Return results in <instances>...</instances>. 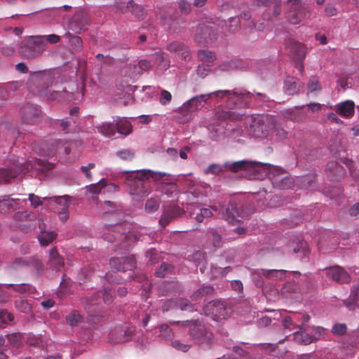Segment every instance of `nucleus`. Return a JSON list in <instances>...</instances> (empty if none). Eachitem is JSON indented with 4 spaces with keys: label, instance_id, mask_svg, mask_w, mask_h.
I'll return each instance as SVG.
<instances>
[{
    "label": "nucleus",
    "instance_id": "obj_1",
    "mask_svg": "<svg viewBox=\"0 0 359 359\" xmlns=\"http://www.w3.org/2000/svg\"><path fill=\"white\" fill-rule=\"evenodd\" d=\"M150 178L154 181H161L163 184L168 186L167 189H164V192L168 196H172L173 193L177 192V185L165 172H154L151 170L133 171L126 177V184L129 188L130 194L137 201L150 193V186L146 182Z\"/></svg>",
    "mask_w": 359,
    "mask_h": 359
},
{
    "label": "nucleus",
    "instance_id": "obj_2",
    "mask_svg": "<svg viewBox=\"0 0 359 359\" xmlns=\"http://www.w3.org/2000/svg\"><path fill=\"white\" fill-rule=\"evenodd\" d=\"M11 161H16L15 157L13 156ZM54 167V164L42 159H35L34 161H29L25 163H13L11 168H0V182L7 183L11 179L16 177L20 173H26L29 168L34 169L42 172H46Z\"/></svg>",
    "mask_w": 359,
    "mask_h": 359
},
{
    "label": "nucleus",
    "instance_id": "obj_3",
    "mask_svg": "<svg viewBox=\"0 0 359 359\" xmlns=\"http://www.w3.org/2000/svg\"><path fill=\"white\" fill-rule=\"evenodd\" d=\"M275 127V118L268 114H259L253 116L250 125V133L257 138L267 137Z\"/></svg>",
    "mask_w": 359,
    "mask_h": 359
},
{
    "label": "nucleus",
    "instance_id": "obj_4",
    "mask_svg": "<svg viewBox=\"0 0 359 359\" xmlns=\"http://www.w3.org/2000/svg\"><path fill=\"white\" fill-rule=\"evenodd\" d=\"M40 35L29 36L21 42L19 53L26 59H34L40 56L46 49Z\"/></svg>",
    "mask_w": 359,
    "mask_h": 359
},
{
    "label": "nucleus",
    "instance_id": "obj_5",
    "mask_svg": "<svg viewBox=\"0 0 359 359\" xmlns=\"http://www.w3.org/2000/svg\"><path fill=\"white\" fill-rule=\"evenodd\" d=\"M189 334L193 340L199 345L209 346L214 342L212 332L199 320L191 323Z\"/></svg>",
    "mask_w": 359,
    "mask_h": 359
},
{
    "label": "nucleus",
    "instance_id": "obj_6",
    "mask_svg": "<svg viewBox=\"0 0 359 359\" xmlns=\"http://www.w3.org/2000/svg\"><path fill=\"white\" fill-rule=\"evenodd\" d=\"M206 316H210L217 321L225 320L229 318L232 309L223 300H213L208 302L203 308Z\"/></svg>",
    "mask_w": 359,
    "mask_h": 359
},
{
    "label": "nucleus",
    "instance_id": "obj_7",
    "mask_svg": "<svg viewBox=\"0 0 359 359\" xmlns=\"http://www.w3.org/2000/svg\"><path fill=\"white\" fill-rule=\"evenodd\" d=\"M218 36L217 27L215 22L208 21L201 22L196 29L195 41L200 44H210L213 43Z\"/></svg>",
    "mask_w": 359,
    "mask_h": 359
},
{
    "label": "nucleus",
    "instance_id": "obj_8",
    "mask_svg": "<svg viewBox=\"0 0 359 359\" xmlns=\"http://www.w3.org/2000/svg\"><path fill=\"white\" fill-rule=\"evenodd\" d=\"M69 142L64 140L55 139L41 144L40 154L42 156L52 157L57 152L62 151L65 154L70 153Z\"/></svg>",
    "mask_w": 359,
    "mask_h": 359
},
{
    "label": "nucleus",
    "instance_id": "obj_9",
    "mask_svg": "<svg viewBox=\"0 0 359 359\" xmlns=\"http://www.w3.org/2000/svg\"><path fill=\"white\" fill-rule=\"evenodd\" d=\"M287 4L290 8L287 11L286 17L291 24L297 25L306 18L308 8L302 4L301 0H287Z\"/></svg>",
    "mask_w": 359,
    "mask_h": 359
},
{
    "label": "nucleus",
    "instance_id": "obj_10",
    "mask_svg": "<svg viewBox=\"0 0 359 359\" xmlns=\"http://www.w3.org/2000/svg\"><path fill=\"white\" fill-rule=\"evenodd\" d=\"M73 84H67V86H57L56 90L50 93L48 89L40 92V96L47 97L50 100H58L62 102H70L74 99L75 90L71 86Z\"/></svg>",
    "mask_w": 359,
    "mask_h": 359
},
{
    "label": "nucleus",
    "instance_id": "obj_11",
    "mask_svg": "<svg viewBox=\"0 0 359 359\" xmlns=\"http://www.w3.org/2000/svg\"><path fill=\"white\" fill-rule=\"evenodd\" d=\"M254 5L263 8V17L268 20H271L281 13L280 0H255Z\"/></svg>",
    "mask_w": 359,
    "mask_h": 359
},
{
    "label": "nucleus",
    "instance_id": "obj_12",
    "mask_svg": "<svg viewBox=\"0 0 359 359\" xmlns=\"http://www.w3.org/2000/svg\"><path fill=\"white\" fill-rule=\"evenodd\" d=\"M211 94H201L195 96L187 101L181 107V111H187V115L184 121L191 119L192 112L197 111L199 108L203 107L204 104L210 98Z\"/></svg>",
    "mask_w": 359,
    "mask_h": 359
},
{
    "label": "nucleus",
    "instance_id": "obj_13",
    "mask_svg": "<svg viewBox=\"0 0 359 359\" xmlns=\"http://www.w3.org/2000/svg\"><path fill=\"white\" fill-rule=\"evenodd\" d=\"M49 205L57 212L60 220L66 222L69 218L70 200L68 196H54L49 198Z\"/></svg>",
    "mask_w": 359,
    "mask_h": 359
},
{
    "label": "nucleus",
    "instance_id": "obj_14",
    "mask_svg": "<svg viewBox=\"0 0 359 359\" xmlns=\"http://www.w3.org/2000/svg\"><path fill=\"white\" fill-rule=\"evenodd\" d=\"M20 114L24 123L33 125L40 120L41 111L39 106L28 103L21 107Z\"/></svg>",
    "mask_w": 359,
    "mask_h": 359
},
{
    "label": "nucleus",
    "instance_id": "obj_15",
    "mask_svg": "<svg viewBox=\"0 0 359 359\" xmlns=\"http://www.w3.org/2000/svg\"><path fill=\"white\" fill-rule=\"evenodd\" d=\"M326 277L339 284L348 283L351 281V276L342 267L334 265L326 267L323 271Z\"/></svg>",
    "mask_w": 359,
    "mask_h": 359
},
{
    "label": "nucleus",
    "instance_id": "obj_16",
    "mask_svg": "<svg viewBox=\"0 0 359 359\" xmlns=\"http://www.w3.org/2000/svg\"><path fill=\"white\" fill-rule=\"evenodd\" d=\"M184 214V210L175 205H168L164 207L163 214L159 219V224L165 227L170 222L177 219Z\"/></svg>",
    "mask_w": 359,
    "mask_h": 359
},
{
    "label": "nucleus",
    "instance_id": "obj_17",
    "mask_svg": "<svg viewBox=\"0 0 359 359\" xmlns=\"http://www.w3.org/2000/svg\"><path fill=\"white\" fill-rule=\"evenodd\" d=\"M134 257H113L109 260V265L114 270L126 271L133 270L135 267Z\"/></svg>",
    "mask_w": 359,
    "mask_h": 359
},
{
    "label": "nucleus",
    "instance_id": "obj_18",
    "mask_svg": "<svg viewBox=\"0 0 359 359\" xmlns=\"http://www.w3.org/2000/svg\"><path fill=\"white\" fill-rule=\"evenodd\" d=\"M259 167V164L252 161H238L236 162H225L224 168L226 170L236 173L241 170L255 171Z\"/></svg>",
    "mask_w": 359,
    "mask_h": 359
},
{
    "label": "nucleus",
    "instance_id": "obj_19",
    "mask_svg": "<svg viewBox=\"0 0 359 359\" xmlns=\"http://www.w3.org/2000/svg\"><path fill=\"white\" fill-rule=\"evenodd\" d=\"M134 334V330L128 327H118L109 333L110 340L116 344L123 343L130 339Z\"/></svg>",
    "mask_w": 359,
    "mask_h": 359
},
{
    "label": "nucleus",
    "instance_id": "obj_20",
    "mask_svg": "<svg viewBox=\"0 0 359 359\" xmlns=\"http://www.w3.org/2000/svg\"><path fill=\"white\" fill-rule=\"evenodd\" d=\"M232 94L236 95V98L232 99L231 101H227V107L229 108H245L248 106L249 102L251 97L253 95L249 92H238L236 90H232Z\"/></svg>",
    "mask_w": 359,
    "mask_h": 359
},
{
    "label": "nucleus",
    "instance_id": "obj_21",
    "mask_svg": "<svg viewBox=\"0 0 359 359\" xmlns=\"http://www.w3.org/2000/svg\"><path fill=\"white\" fill-rule=\"evenodd\" d=\"M222 215L224 218L229 223L240 222L241 219L244 217L243 211L241 210L234 202H230L229 203L228 207L225 209Z\"/></svg>",
    "mask_w": 359,
    "mask_h": 359
},
{
    "label": "nucleus",
    "instance_id": "obj_22",
    "mask_svg": "<svg viewBox=\"0 0 359 359\" xmlns=\"http://www.w3.org/2000/svg\"><path fill=\"white\" fill-rule=\"evenodd\" d=\"M167 49L170 53L177 54L184 60H188L190 58V50L182 42L172 41L168 45Z\"/></svg>",
    "mask_w": 359,
    "mask_h": 359
},
{
    "label": "nucleus",
    "instance_id": "obj_23",
    "mask_svg": "<svg viewBox=\"0 0 359 359\" xmlns=\"http://www.w3.org/2000/svg\"><path fill=\"white\" fill-rule=\"evenodd\" d=\"M172 306H176L182 311H192L194 310V305L187 299H179L176 301L169 300L162 306V310L165 312Z\"/></svg>",
    "mask_w": 359,
    "mask_h": 359
},
{
    "label": "nucleus",
    "instance_id": "obj_24",
    "mask_svg": "<svg viewBox=\"0 0 359 359\" xmlns=\"http://www.w3.org/2000/svg\"><path fill=\"white\" fill-rule=\"evenodd\" d=\"M271 182L273 187L285 189L292 187L293 182L292 178L286 175L285 173H277L273 175Z\"/></svg>",
    "mask_w": 359,
    "mask_h": 359
},
{
    "label": "nucleus",
    "instance_id": "obj_25",
    "mask_svg": "<svg viewBox=\"0 0 359 359\" xmlns=\"http://www.w3.org/2000/svg\"><path fill=\"white\" fill-rule=\"evenodd\" d=\"M48 263L50 266L56 271H60L64 266V258L59 255L56 248H53L49 251Z\"/></svg>",
    "mask_w": 359,
    "mask_h": 359
},
{
    "label": "nucleus",
    "instance_id": "obj_26",
    "mask_svg": "<svg viewBox=\"0 0 359 359\" xmlns=\"http://www.w3.org/2000/svg\"><path fill=\"white\" fill-rule=\"evenodd\" d=\"M286 46L289 51L294 54L299 60H302L305 57L306 48L304 44L295 41L289 40L286 43Z\"/></svg>",
    "mask_w": 359,
    "mask_h": 359
},
{
    "label": "nucleus",
    "instance_id": "obj_27",
    "mask_svg": "<svg viewBox=\"0 0 359 359\" xmlns=\"http://www.w3.org/2000/svg\"><path fill=\"white\" fill-rule=\"evenodd\" d=\"M354 102L353 101L347 100L341 102L337 105V112L346 118H350L354 114Z\"/></svg>",
    "mask_w": 359,
    "mask_h": 359
},
{
    "label": "nucleus",
    "instance_id": "obj_28",
    "mask_svg": "<svg viewBox=\"0 0 359 359\" xmlns=\"http://www.w3.org/2000/svg\"><path fill=\"white\" fill-rule=\"evenodd\" d=\"M262 275L269 280H282L287 276L288 271L283 269H261Z\"/></svg>",
    "mask_w": 359,
    "mask_h": 359
},
{
    "label": "nucleus",
    "instance_id": "obj_29",
    "mask_svg": "<svg viewBox=\"0 0 359 359\" xmlns=\"http://www.w3.org/2000/svg\"><path fill=\"white\" fill-rule=\"evenodd\" d=\"M104 189L107 191H116L118 187L114 184H106V182L101 180L99 183L93 184L88 187V190L93 194H99Z\"/></svg>",
    "mask_w": 359,
    "mask_h": 359
},
{
    "label": "nucleus",
    "instance_id": "obj_30",
    "mask_svg": "<svg viewBox=\"0 0 359 359\" xmlns=\"http://www.w3.org/2000/svg\"><path fill=\"white\" fill-rule=\"evenodd\" d=\"M44 224L43 222H39V227L41 229V231L39 235L38 236V239L40 244L42 246H46L53 242L57 236V234L54 231H43L42 228L44 226Z\"/></svg>",
    "mask_w": 359,
    "mask_h": 359
},
{
    "label": "nucleus",
    "instance_id": "obj_31",
    "mask_svg": "<svg viewBox=\"0 0 359 359\" xmlns=\"http://www.w3.org/2000/svg\"><path fill=\"white\" fill-rule=\"evenodd\" d=\"M215 118L219 121H238L241 120L242 116L231 111H225L218 108L215 112Z\"/></svg>",
    "mask_w": 359,
    "mask_h": 359
},
{
    "label": "nucleus",
    "instance_id": "obj_32",
    "mask_svg": "<svg viewBox=\"0 0 359 359\" xmlns=\"http://www.w3.org/2000/svg\"><path fill=\"white\" fill-rule=\"evenodd\" d=\"M116 131L124 135H128L132 133V125L126 118H120L115 124Z\"/></svg>",
    "mask_w": 359,
    "mask_h": 359
},
{
    "label": "nucleus",
    "instance_id": "obj_33",
    "mask_svg": "<svg viewBox=\"0 0 359 359\" xmlns=\"http://www.w3.org/2000/svg\"><path fill=\"white\" fill-rule=\"evenodd\" d=\"M86 24L87 19L86 18L84 13H79L74 15L70 22L69 26L71 29L77 31V29H82Z\"/></svg>",
    "mask_w": 359,
    "mask_h": 359
},
{
    "label": "nucleus",
    "instance_id": "obj_34",
    "mask_svg": "<svg viewBox=\"0 0 359 359\" xmlns=\"http://www.w3.org/2000/svg\"><path fill=\"white\" fill-rule=\"evenodd\" d=\"M215 289L210 285H203L191 295L192 301H198L202 297L213 294Z\"/></svg>",
    "mask_w": 359,
    "mask_h": 359
},
{
    "label": "nucleus",
    "instance_id": "obj_35",
    "mask_svg": "<svg viewBox=\"0 0 359 359\" xmlns=\"http://www.w3.org/2000/svg\"><path fill=\"white\" fill-rule=\"evenodd\" d=\"M18 201L10 198L9 196H5L0 199V212H6L14 208L18 204Z\"/></svg>",
    "mask_w": 359,
    "mask_h": 359
},
{
    "label": "nucleus",
    "instance_id": "obj_36",
    "mask_svg": "<svg viewBox=\"0 0 359 359\" xmlns=\"http://www.w3.org/2000/svg\"><path fill=\"white\" fill-rule=\"evenodd\" d=\"M135 280L138 283H144L142 285V295L147 299L149 297V292L151 288V283H149L147 278L144 274L136 275Z\"/></svg>",
    "mask_w": 359,
    "mask_h": 359
},
{
    "label": "nucleus",
    "instance_id": "obj_37",
    "mask_svg": "<svg viewBox=\"0 0 359 359\" xmlns=\"http://www.w3.org/2000/svg\"><path fill=\"white\" fill-rule=\"evenodd\" d=\"M294 340L299 344L308 345L314 341L313 337L305 332H296L294 333Z\"/></svg>",
    "mask_w": 359,
    "mask_h": 359
},
{
    "label": "nucleus",
    "instance_id": "obj_38",
    "mask_svg": "<svg viewBox=\"0 0 359 359\" xmlns=\"http://www.w3.org/2000/svg\"><path fill=\"white\" fill-rule=\"evenodd\" d=\"M126 8L129 9L133 15L139 18H143L145 15V11L143 7L140 5L135 4L133 0L129 1L127 3Z\"/></svg>",
    "mask_w": 359,
    "mask_h": 359
},
{
    "label": "nucleus",
    "instance_id": "obj_39",
    "mask_svg": "<svg viewBox=\"0 0 359 359\" xmlns=\"http://www.w3.org/2000/svg\"><path fill=\"white\" fill-rule=\"evenodd\" d=\"M209 94H211V96L214 95L217 101H222L226 98V102H227V101H231L232 99L236 98V95L232 94L231 90H216L212 93H210Z\"/></svg>",
    "mask_w": 359,
    "mask_h": 359
},
{
    "label": "nucleus",
    "instance_id": "obj_40",
    "mask_svg": "<svg viewBox=\"0 0 359 359\" xmlns=\"http://www.w3.org/2000/svg\"><path fill=\"white\" fill-rule=\"evenodd\" d=\"M155 61L158 66L163 70H165L170 67L168 56L165 53H156L155 54Z\"/></svg>",
    "mask_w": 359,
    "mask_h": 359
},
{
    "label": "nucleus",
    "instance_id": "obj_41",
    "mask_svg": "<svg viewBox=\"0 0 359 359\" xmlns=\"http://www.w3.org/2000/svg\"><path fill=\"white\" fill-rule=\"evenodd\" d=\"M133 67L135 71L130 76L135 78V76L142 74L143 71L149 70L151 67V64L147 60H141L139 61L137 65H134Z\"/></svg>",
    "mask_w": 359,
    "mask_h": 359
},
{
    "label": "nucleus",
    "instance_id": "obj_42",
    "mask_svg": "<svg viewBox=\"0 0 359 359\" xmlns=\"http://www.w3.org/2000/svg\"><path fill=\"white\" fill-rule=\"evenodd\" d=\"M285 90L289 95H294L299 90V86L294 78L290 77L285 81Z\"/></svg>",
    "mask_w": 359,
    "mask_h": 359
},
{
    "label": "nucleus",
    "instance_id": "obj_43",
    "mask_svg": "<svg viewBox=\"0 0 359 359\" xmlns=\"http://www.w3.org/2000/svg\"><path fill=\"white\" fill-rule=\"evenodd\" d=\"M283 115L287 118L294 121H302L305 118V115L299 111L297 108L287 109L284 112Z\"/></svg>",
    "mask_w": 359,
    "mask_h": 359
},
{
    "label": "nucleus",
    "instance_id": "obj_44",
    "mask_svg": "<svg viewBox=\"0 0 359 359\" xmlns=\"http://www.w3.org/2000/svg\"><path fill=\"white\" fill-rule=\"evenodd\" d=\"M97 130L104 136L111 137L116 133L115 125L114 123H103L96 127Z\"/></svg>",
    "mask_w": 359,
    "mask_h": 359
},
{
    "label": "nucleus",
    "instance_id": "obj_45",
    "mask_svg": "<svg viewBox=\"0 0 359 359\" xmlns=\"http://www.w3.org/2000/svg\"><path fill=\"white\" fill-rule=\"evenodd\" d=\"M83 318L77 311H73L66 316L67 323L72 327H76L82 322Z\"/></svg>",
    "mask_w": 359,
    "mask_h": 359
},
{
    "label": "nucleus",
    "instance_id": "obj_46",
    "mask_svg": "<svg viewBox=\"0 0 359 359\" xmlns=\"http://www.w3.org/2000/svg\"><path fill=\"white\" fill-rule=\"evenodd\" d=\"M191 260L197 262L200 266V271L203 273L206 269V261L205 259L204 253L201 251L195 252L191 255Z\"/></svg>",
    "mask_w": 359,
    "mask_h": 359
},
{
    "label": "nucleus",
    "instance_id": "obj_47",
    "mask_svg": "<svg viewBox=\"0 0 359 359\" xmlns=\"http://www.w3.org/2000/svg\"><path fill=\"white\" fill-rule=\"evenodd\" d=\"M9 344L14 348L20 347L22 344V335L21 333H12L6 335Z\"/></svg>",
    "mask_w": 359,
    "mask_h": 359
},
{
    "label": "nucleus",
    "instance_id": "obj_48",
    "mask_svg": "<svg viewBox=\"0 0 359 359\" xmlns=\"http://www.w3.org/2000/svg\"><path fill=\"white\" fill-rule=\"evenodd\" d=\"M28 269H32L33 271L39 273L43 269V265L40 259L36 257L29 258Z\"/></svg>",
    "mask_w": 359,
    "mask_h": 359
},
{
    "label": "nucleus",
    "instance_id": "obj_49",
    "mask_svg": "<svg viewBox=\"0 0 359 359\" xmlns=\"http://www.w3.org/2000/svg\"><path fill=\"white\" fill-rule=\"evenodd\" d=\"M198 57L201 61L207 62H212L216 59L215 53L208 50H198Z\"/></svg>",
    "mask_w": 359,
    "mask_h": 359
},
{
    "label": "nucleus",
    "instance_id": "obj_50",
    "mask_svg": "<svg viewBox=\"0 0 359 359\" xmlns=\"http://www.w3.org/2000/svg\"><path fill=\"white\" fill-rule=\"evenodd\" d=\"M293 252L299 254L298 257L303 258L307 256L309 253V249L307 247V244L304 241H301L297 247L293 248Z\"/></svg>",
    "mask_w": 359,
    "mask_h": 359
},
{
    "label": "nucleus",
    "instance_id": "obj_51",
    "mask_svg": "<svg viewBox=\"0 0 359 359\" xmlns=\"http://www.w3.org/2000/svg\"><path fill=\"white\" fill-rule=\"evenodd\" d=\"M29 258L18 257L16 258L11 264V268L15 270L22 269H28Z\"/></svg>",
    "mask_w": 359,
    "mask_h": 359
},
{
    "label": "nucleus",
    "instance_id": "obj_52",
    "mask_svg": "<svg viewBox=\"0 0 359 359\" xmlns=\"http://www.w3.org/2000/svg\"><path fill=\"white\" fill-rule=\"evenodd\" d=\"M116 156L123 161H130L135 157V152L128 149H122L116 151Z\"/></svg>",
    "mask_w": 359,
    "mask_h": 359
},
{
    "label": "nucleus",
    "instance_id": "obj_53",
    "mask_svg": "<svg viewBox=\"0 0 359 359\" xmlns=\"http://www.w3.org/2000/svg\"><path fill=\"white\" fill-rule=\"evenodd\" d=\"M225 170H226L224 168V164L223 165H222L217 164V163H212V164H210L205 170L204 172L206 175H208V174L217 175L220 172H224Z\"/></svg>",
    "mask_w": 359,
    "mask_h": 359
},
{
    "label": "nucleus",
    "instance_id": "obj_54",
    "mask_svg": "<svg viewBox=\"0 0 359 359\" xmlns=\"http://www.w3.org/2000/svg\"><path fill=\"white\" fill-rule=\"evenodd\" d=\"M173 270V266L167 263H162L160 268L156 271L155 274L158 277L163 278Z\"/></svg>",
    "mask_w": 359,
    "mask_h": 359
},
{
    "label": "nucleus",
    "instance_id": "obj_55",
    "mask_svg": "<svg viewBox=\"0 0 359 359\" xmlns=\"http://www.w3.org/2000/svg\"><path fill=\"white\" fill-rule=\"evenodd\" d=\"M159 200L156 198L148 199L145 204V210L147 212H153L158 210L159 207Z\"/></svg>",
    "mask_w": 359,
    "mask_h": 359
},
{
    "label": "nucleus",
    "instance_id": "obj_56",
    "mask_svg": "<svg viewBox=\"0 0 359 359\" xmlns=\"http://www.w3.org/2000/svg\"><path fill=\"white\" fill-rule=\"evenodd\" d=\"M322 89L321 85L316 76H311L308 83L309 92L312 93L314 91H320Z\"/></svg>",
    "mask_w": 359,
    "mask_h": 359
},
{
    "label": "nucleus",
    "instance_id": "obj_57",
    "mask_svg": "<svg viewBox=\"0 0 359 359\" xmlns=\"http://www.w3.org/2000/svg\"><path fill=\"white\" fill-rule=\"evenodd\" d=\"M14 319V316L12 313H8L6 311H0V326L4 327L8 323L12 322Z\"/></svg>",
    "mask_w": 359,
    "mask_h": 359
},
{
    "label": "nucleus",
    "instance_id": "obj_58",
    "mask_svg": "<svg viewBox=\"0 0 359 359\" xmlns=\"http://www.w3.org/2000/svg\"><path fill=\"white\" fill-rule=\"evenodd\" d=\"M15 307L20 311L28 313L31 311L32 306L27 300L20 299L15 301Z\"/></svg>",
    "mask_w": 359,
    "mask_h": 359
},
{
    "label": "nucleus",
    "instance_id": "obj_59",
    "mask_svg": "<svg viewBox=\"0 0 359 359\" xmlns=\"http://www.w3.org/2000/svg\"><path fill=\"white\" fill-rule=\"evenodd\" d=\"M239 22L238 17L230 18L228 23H226V30L230 33L234 32L238 27Z\"/></svg>",
    "mask_w": 359,
    "mask_h": 359
},
{
    "label": "nucleus",
    "instance_id": "obj_60",
    "mask_svg": "<svg viewBox=\"0 0 359 359\" xmlns=\"http://www.w3.org/2000/svg\"><path fill=\"white\" fill-rule=\"evenodd\" d=\"M40 36H41V38L43 39L42 41H43V42H44L46 48H47L48 43H49L50 44H55L60 41V36L57 34H48V35H40Z\"/></svg>",
    "mask_w": 359,
    "mask_h": 359
},
{
    "label": "nucleus",
    "instance_id": "obj_61",
    "mask_svg": "<svg viewBox=\"0 0 359 359\" xmlns=\"http://www.w3.org/2000/svg\"><path fill=\"white\" fill-rule=\"evenodd\" d=\"M347 331V327L345 323H336L332 326V332L334 335H344Z\"/></svg>",
    "mask_w": 359,
    "mask_h": 359
},
{
    "label": "nucleus",
    "instance_id": "obj_62",
    "mask_svg": "<svg viewBox=\"0 0 359 359\" xmlns=\"http://www.w3.org/2000/svg\"><path fill=\"white\" fill-rule=\"evenodd\" d=\"M172 97V95L169 91L166 90H162L161 91L159 102L162 105H166L171 102Z\"/></svg>",
    "mask_w": 359,
    "mask_h": 359
},
{
    "label": "nucleus",
    "instance_id": "obj_63",
    "mask_svg": "<svg viewBox=\"0 0 359 359\" xmlns=\"http://www.w3.org/2000/svg\"><path fill=\"white\" fill-rule=\"evenodd\" d=\"M114 290L106 287L103 294V302L106 304L112 303L114 297Z\"/></svg>",
    "mask_w": 359,
    "mask_h": 359
},
{
    "label": "nucleus",
    "instance_id": "obj_64",
    "mask_svg": "<svg viewBox=\"0 0 359 359\" xmlns=\"http://www.w3.org/2000/svg\"><path fill=\"white\" fill-rule=\"evenodd\" d=\"M159 330L161 332L160 335L162 337H163L165 339H168L172 338V330L168 325H166V324L161 325L159 327Z\"/></svg>",
    "mask_w": 359,
    "mask_h": 359
}]
</instances>
